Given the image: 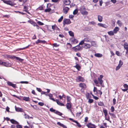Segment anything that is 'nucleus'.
<instances>
[{"label": "nucleus", "instance_id": "nucleus-1", "mask_svg": "<svg viewBox=\"0 0 128 128\" xmlns=\"http://www.w3.org/2000/svg\"><path fill=\"white\" fill-rule=\"evenodd\" d=\"M86 9L84 6H82L80 9V11L81 13L83 15H87L88 12L85 10Z\"/></svg>", "mask_w": 128, "mask_h": 128}, {"label": "nucleus", "instance_id": "nucleus-2", "mask_svg": "<svg viewBox=\"0 0 128 128\" xmlns=\"http://www.w3.org/2000/svg\"><path fill=\"white\" fill-rule=\"evenodd\" d=\"M71 23V22L69 19L64 18L63 22V26H65L66 24H69Z\"/></svg>", "mask_w": 128, "mask_h": 128}, {"label": "nucleus", "instance_id": "nucleus-3", "mask_svg": "<svg viewBox=\"0 0 128 128\" xmlns=\"http://www.w3.org/2000/svg\"><path fill=\"white\" fill-rule=\"evenodd\" d=\"M76 80L77 82H83L85 80L83 77L80 76H78Z\"/></svg>", "mask_w": 128, "mask_h": 128}, {"label": "nucleus", "instance_id": "nucleus-4", "mask_svg": "<svg viewBox=\"0 0 128 128\" xmlns=\"http://www.w3.org/2000/svg\"><path fill=\"white\" fill-rule=\"evenodd\" d=\"M88 128H96V126L95 124H92L91 122L87 124L86 125Z\"/></svg>", "mask_w": 128, "mask_h": 128}, {"label": "nucleus", "instance_id": "nucleus-5", "mask_svg": "<svg viewBox=\"0 0 128 128\" xmlns=\"http://www.w3.org/2000/svg\"><path fill=\"white\" fill-rule=\"evenodd\" d=\"M123 64V62L121 60H120L119 61V63L118 65L116 66V70H118L122 66Z\"/></svg>", "mask_w": 128, "mask_h": 128}, {"label": "nucleus", "instance_id": "nucleus-6", "mask_svg": "<svg viewBox=\"0 0 128 128\" xmlns=\"http://www.w3.org/2000/svg\"><path fill=\"white\" fill-rule=\"evenodd\" d=\"M27 122L29 126H24V128H34V127L32 123L29 122L28 121H27Z\"/></svg>", "mask_w": 128, "mask_h": 128}, {"label": "nucleus", "instance_id": "nucleus-7", "mask_svg": "<svg viewBox=\"0 0 128 128\" xmlns=\"http://www.w3.org/2000/svg\"><path fill=\"white\" fill-rule=\"evenodd\" d=\"M81 48L82 47L78 44V45L75 47H73L72 48V49L74 50V51L76 52L78 50H80Z\"/></svg>", "mask_w": 128, "mask_h": 128}, {"label": "nucleus", "instance_id": "nucleus-8", "mask_svg": "<svg viewBox=\"0 0 128 128\" xmlns=\"http://www.w3.org/2000/svg\"><path fill=\"white\" fill-rule=\"evenodd\" d=\"M28 22L32 25L34 26H36L38 28L39 27L38 26L36 23L33 20H29L28 21Z\"/></svg>", "mask_w": 128, "mask_h": 128}, {"label": "nucleus", "instance_id": "nucleus-9", "mask_svg": "<svg viewBox=\"0 0 128 128\" xmlns=\"http://www.w3.org/2000/svg\"><path fill=\"white\" fill-rule=\"evenodd\" d=\"M69 119L70 120L72 121V122L76 123V126L79 128H80L82 126L77 121L74 120L73 119L70 118Z\"/></svg>", "mask_w": 128, "mask_h": 128}, {"label": "nucleus", "instance_id": "nucleus-10", "mask_svg": "<svg viewBox=\"0 0 128 128\" xmlns=\"http://www.w3.org/2000/svg\"><path fill=\"white\" fill-rule=\"evenodd\" d=\"M70 41L72 44H75L77 43L78 41L75 38H72L70 39Z\"/></svg>", "mask_w": 128, "mask_h": 128}, {"label": "nucleus", "instance_id": "nucleus-11", "mask_svg": "<svg viewBox=\"0 0 128 128\" xmlns=\"http://www.w3.org/2000/svg\"><path fill=\"white\" fill-rule=\"evenodd\" d=\"M0 65H2L4 66H8L10 65L7 62H3L2 60H0Z\"/></svg>", "mask_w": 128, "mask_h": 128}, {"label": "nucleus", "instance_id": "nucleus-12", "mask_svg": "<svg viewBox=\"0 0 128 128\" xmlns=\"http://www.w3.org/2000/svg\"><path fill=\"white\" fill-rule=\"evenodd\" d=\"M70 10V8L67 7H64L63 8V9L64 13L66 14Z\"/></svg>", "mask_w": 128, "mask_h": 128}, {"label": "nucleus", "instance_id": "nucleus-13", "mask_svg": "<svg viewBox=\"0 0 128 128\" xmlns=\"http://www.w3.org/2000/svg\"><path fill=\"white\" fill-rule=\"evenodd\" d=\"M9 86H11L14 88L16 87V84H12L11 82L8 81L7 82Z\"/></svg>", "mask_w": 128, "mask_h": 128}, {"label": "nucleus", "instance_id": "nucleus-14", "mask_svg": "<svg viewBox=\"0 0 128 128\" xmlns=\"http://www.w3.org/2000/svg\"><path fill=\"white\" fill-rule=\"evenodd\" d=\"M5 4L12 6H14L15 5L14 2L10 0H6V2H5Z\"/></svg>", "mask_w": 128, "mask_h": 128}, {"label": "nucleus", "instance_id": "nucleus-15", "mask_svg": "<svg viewBox=\"0 0 128 128\" xmlns=\"http://www.w3.org/2000/svg\"><path fill=\"white\" fill-rule=\"evenodd\" d=\"M91 46V45L85 43L83 45V47L86 49H88L90 48Z\"/></svg>", "mask_w": 128, "mask_h": 128}, {"label": "nucleus", "instance_id": "nucleus-16", "mask_svg": "<svg viewBox=\"0 0 128 128\" xmlns=\"http://www.w3.org/2000/svg\"><path fill=\"white\" fill-rule=\"evenodd\" d=\"M84 42H90L91 39L89 36H86L84 39Z\"/></svg>", "mask_w": 128, "mask_h": 128}, {"label": "nucleus", "instance_id": "nucleus-17", "mask_svg": "<svg viewBox=\"0 0 128 128\" xmlns=\"http://www.w3.org/2000/svg\"><path fill=\"white\" fill-rule=\"evenodd\" d=\"M103 77V76L101 75L100 76V78H98V81L99 82L100 84H102L103 82V81L102 79Z\"/></svg>", "mask_w": 128, "mask_h": 128}, {"label": "nucleus", "instance_id": "nucleus-18", "mask_svg": "<svg viewBox=\"0 0 128 128\" xmlns=\"http://www.w3.org/2000/svg\"><path fill=\"white\" fill-rule=\"evenodd\" d=\"M79 86L83 88H86V84L84 83H80L79 84Z\"/></svg>", "mask_w": 128, "mask_h": 128}, {"label": "nucleus", "instance_id": "nucleus-19", "mask_svg": "<svg viewBox=\"0 0 128 128\" xmlns=\"http://www.w3.org/2000/svg\"><path fill=\"white\" fill-rule=\"evenodd\" d=\"M63 2L64 4L66 5H69L71 3V1L70 0H64Z\"/></svg>", "mask_w": 128, "mask_h": 128}, {"label": "nucleus", "instance_id": "nucleus-20", "mask_svg": "<svg viewBox=\"0 0 128 128\" xmlns=\"http://www.w3.org/2000/svg\"><path fill=\"white\" fill-rule=\"evenodd\" d=\"M66 108L68 109H70L71 108L72 105L71 102H67L66 104Z\"/></svg>", "mask_w": 128, "mask_h": 128}, {"label": "nucleus", "instance_id": "nucleus-21", "mask_svg": "<svg viewBox=\"0 0 128 128\" xmlns=\"http://www.w3.org/2000/svg\"><path fill=\"white\" fill-rule=\"evenodd\" d=\"M56 102L57 104L60 106H64V104L60 102L58 100L56 99Z\"/></svg>", "mask_w": 128, "mask_h": 128}, {"label": "nucleus", "instance_id": "nucleus-22", "mask_svg": "<svg viewBox=\"0 0 128 128\" xmlns=\"http://www.w3.org/2000/svg\"><path fill=\"white\" fill-rule=\"evenodd\" d=\"M15 108L16 111L18 112H22V109L21 108L15 106Z\"/></svg>", "mask_w": 128, "mask_h": 128}, {"label": "nucleus", "instance_id": "nucleus-23", "mask_svg": "<svg viewBox=\"0 0 128 128\" xmlns=\"http://www.w3.org/2000/svg\"><path fill=\"white\" fill-rule=\"evenodd\" d=\"M81 111L79 112H78L76 113V117H79L80 115L82 114V108H80Z\"/></svg>", "mask_w": 128, "mask_h": 128}, {"label": "nucleus", "instance_id": "nucleus-24", "mask_svg": "<svg viewBox=\"0 0 128 128\" xmlns=\"http://www.w3.org/2000/svg\"><path fill=\"white\" fill-rule=\"evenodd\" d=\"M74 67L76 68L78 71L80 70L81 68L80 66L78 64H77L75 66H74Z\"/></svg>", "mask_w": 128, "mask_h": 128}, {"label": "nucleus", "instance_id": "nucleus-25", "mask_svg": "<svg viewBox=\"0 0 128 128\" xmlns=\"http://www.w3.org/2000/svg\"><path fill=\"white\" fill-rule=\"evenodd\" d=\"M98 20L100 22H102V21L103 18L100 15H98Z\"/></svg>", "mask_w": 128, "mask_h": 128}, {"label": "nucleus", "instance_id": "nucleus-26", "mask_svg": "<svg viewBox=\"0 0 128 128\" xmlns=\"http://www.w3.org/2000/svg\"><path fill=\"white\" fill-rule=\"evenodd\" d=\"M119 28L118 27H116L113 30V32L114 34H116L117 32L119 30Z\"/></svg>", "mask_w": 128, "mask_h": 128}, {"label": "nucleus", "instance_id": "nucleus-27", "mask_svg": "<svg viewBox=\"0 0 128 128\" xmlns=\"http://www.w3.org/2000/svg\"><path fill=\"white\" fill-rule=\"evenodd\" d=\"M10 121L11 123L12 124H18V122H17L14 119H11L10 120Z\"/></svg>", "mask_w": 128, "mask_h": 128}, {"label": "nucleus", "instance_id": "nucleus-28", "mask_svg": "<svg viewBox=\"0 0 128 128\" xmlns=\"http://www.w3.org/2000/svg\"><path fill=\"white\" fill-rule=\"evenodd\" d=\"M57 124L61 126L64 128H67L66 126L63 124H61L60 122H59L57 123Z\"/></svg>", "mask_w": 128, "mask_h": 128}, {"label": "nucleus", "instance_id": "nucleus-29", "mask_svg": "<svg viewBox=\"0 0 128 128\" xmlns=\"http://www.w3.org/2000/svg\"><path fill=\"white\" fill-rule=\"evenodd\" d=\"M48 95L50 97L49 98L54 102H55V100L54 98H52V94H50L48 95Z\"/></svg>", "mask_w": 128, "mask_h": 128}, {"label": "nucleus", "instance_id": "nucleus-30", "mask_svg": "<svg viewBox=\"0 0 128 128\" xmlns=\"http://www.w3.org/2000/svg\"><path fill=\"white\" fill-rule=\"evenodd\" d=\"M94 55L95 56L98 58L101 57L102 56V54L99 53L95 54Z\"/></svg>", "mask_w": 128, "mask_h": 128}, {"label": "nucleus", "instance_id": "nucleus-31", "mask_svg": "<svg viewBox=\"0 0 128 128\" xmlns=\"http://www.w3.org/2000/svg\"><path fill=\"white\" fill-rule=\"evenodd\" d=\"M124 48L126 50L128 49V44L126 42H125L124 45Z\"/></svg>", "mask_w": 128, "mask_h": 128}, {"label": "nucleus", "instance_id": "nucleus-32", "mask_svg": "<svg viewBox=\"0 0 128 128\" xmlns=\"http://www.w3.org/2000/svg\"><path fill=\"white\" fill-rule=\"evenodd\" d=\"M23 100L26 101H28L30 100V98L29 97H23Z\"/></svg>", "mask_w": 128, "mask_h": 128}, {"label": "nucleus", "instance_id": "nucleus-33", "mask_svg": "<svg viewBox=\"0 0 128 128\" xmlns=\"http://www.w3.org/2000/svg\"><path fill=\"white\" fill-rule=\"evenodd\" d=\"M108 34L110 36L114 35V34L113 31H111L108 32Z\"/></svg>", "mask_w": 128, "mask_h": 128}, {"label": "nucleus", "instance_id": "nucleus-34", "mask_svg": "<svg viewBox=\"0 0 128 128\" xmlns=\"http://www.w3.org/2000/svg\"><path fill=\"white\" fill-rule=\"evenodd\" d=\"M103 112L104 113V115L105 116H106L108 115V112L106 109H104L103 110Z\"/></svg>", "mask_w": 128, "mask_h": 128}, {"label": "nucleus", "instance_id": "nucleus-35", "mask_svg": "<svg viewBox=\"0 0 128 128\" xmlns=\"http://www.w3.org/2000/svg\"><path fill=\"white\" fill-rule=\"evenodd\" d=\"M67 101L68 102H70V101L71 100V97L69 96H66Z\"/></svg>", "mask_w": 128, "mask_h": 128}, {"label": "nucleus", "instance_id": "nucleus-36", "mask_svg": "<svg viewBox=\"0 0 128 128\" xmlns=\"http://www.w3.org/2000/svg\"><path fill=\"white\" fill-rule=\"evenodd\" d=\"M68 33L69 35L72 37L74 36V33L72 31H69Z\"/></svg>", "mask_w": 128, "mask_h": 128}, {"label": "nucleus", "instance_id": "nucleus-37", "mask_svg": "<svg viewBox=\"0 0 128 128\" xmlns=\"http://www.w3.org/2000/svg\"><path fill=\"white\" fill-rule=\"evenodd\" d=\"M28 6H24V9L25 10H24V11L28 12Z\"/></svg>", "mask_w": 128, "mask_h": 128}, {"label": "nucleus", "instance_id": "nucleus-38", "mask_svg": "<svg viewBox=\"0 0 128 128\" xmlns=\"http://www.w3.org/2000/svg\"><path fill=\"white\" fill-rule=\"evenodd\" d=\"M56 114H58L60 116H61L62 115V114L60 112L56 110V111L55 112V113Z\"/></svg>", "mask_w": 128, "mask_h": 128}, {"label": "nucleus", "instance_id": "nucleus-39", "mask_svg": "<svg viewBox=\"0 0 128 128\" xmlns=\"http://www.w3.org/2000/svg\"><path fill=\"white\" fill-rule=\"evenodd\" d=\"M14 58H15L16 60H18L21 62H22L23 60L21 59V58H18V57L14 56Z\"/></svg>", "mask_w": 128, "mask_h": 128}, {"label": "nucleus", "instance_id": "nucleus-40", "mask_svg": "<svg viewBox=\"0 0 128 128\" xmlns=\"http://www.w3.org/2000/svg\"><path fill=\"white\" fill-rule=\"evenodd\" d=\"M52 10L51 8H48L44 10V12H50Z\"/></svg>", "mask_w": 128, "mask_h": 128}, {"label": "nucleus", "instance_id": "nucleus-41", "mask_svg": "<svg viewBox=\"0 0 128 128\" xmlns=\"http://www.w3.org/2000/svg\"><path fill=\"white\" fill-rule=\"evenodd\" d=\"M86 98L88 99L91 98V96L90 95V94L89 93H87L86 95Z\"/></svg>", "mask_w": 128, "mask_h": 128}, {"label": "nucleus", "instance_id": "nucleus-42", "mask_svg": "<svg viewBox=\"0 0 128 128\" xmlns=\"http://www.w3.org/2000/svg\"><path fill=\"white\" fill-rule=\"evenodd\" d=\"M117 23L118 26H121L122 25V22L120 20H118L117 22Z\"/></svg>", "mask_w": 128, "mask_h": 128}, {"label": "nucleus", "instance_id": "nucleus-43", "mask_svg": "<svg viewBox=\"0 0 128 128\" xmlns=\"http://www.w3.org/2000/svg\"><path fill=\"white\" fill-rule=\"evenodd\" d=\"M105 119L106 120H107L108 121H109L110 122H111V121L110 120V118L109 116H105Z\"/></svg>", "mask_w": 128, "mask_h": 128}, {"label": "nucleus", "instance_id": "nucleus-44", "mask_svg": "<svg viewBox=\"0 0 128 128\" xmlns=\"http://www.w3.org/2000/svg\"><path fill=\"white\" fill-rule=\"evenodd\" d=\"M52 28L54 30L56 28L58 29V27L55 25L52 26Z\"/></svg>", "mask_w": 128, "mask_h": 128}, {"label": "nucleus", "instance_id": "nucleus-45", "mask_svg": "<svg viewBox=\"0 0 128 128\" xmlns=\"http://www.w3.org/2000/svg\"><path fill=\"white\" fill-rule=\"evenodd\" d=\"M90 42H91V46L92 45L94 46H95L96 45V44L94 42L91 41Z\"/></svg>", "mask_w": 128, "mask_h": 128}, {"label": "nucleus", "instance_id": "nucleus-46", "mask_svg": "<svg viewBox=\"0 0 128 128\" xmlns=\"http://www.w3.org/2000/svg\"><path fill=\"white\" fill-rule=\"evenodd\" d=\"M50 111L51 112L54 113L55 112L56 110H55L53 108H51L50 109Z\"/></svg>", "mask_w": 128, "mask_h": 128}, {"label": "nucleus", "instance_id": "nucleus-47", "mask_svg": "<svg viewBox=\"0 0 128 128\" xmlns=\"http://www.w3.org/2000/svg\"><path fill=\"white\" fill-rule=\"evenodd\" d=\"M78 12V10L77 9H75L73 12V14L74 15L76 14Z\"/></svg>", "mask_w": 128, "mask_h": 128}, {"label": "nucleus", "instance_id": "nucleus-48", "mask_svg": "<svg viewBox=\"0 0 128 128\" xmlns=\"http://www.w3.org/2000/svg\"><path fill=\"white\" fill-rule=\"evenodd\" d=\"M84 40H82L79 43L78 45L80 46V45H82L83 44V45L85 43H84Z\"/></svg>", "mask_w": 128, "mask_h": 128}, {"label": "nucleus", "instance_id": "nucleus-49", "mask_svg": "<svg viewBox=\"0 0 128 128\" xmlns=\"http://www.w3.org/2000/svg\"><path fill=\"white\" fill-rule=\"evenodd\" d=\"M38 9L40 10H44V7L43 6H41L38 7Z\"/></svg>", "mask_w": 128, "mask_h": 128}, {"label": "nucleus", "instance_id": "nucleus-50", "mask_svg": "<svg viewBox=\"0 0 128 128\" xmlns=\"http://www.w3.org/2000/svg\"><path fill=\"white\" fill-rule=\"evenodd\" d=\"M63 19V16H62L60 18H59L58 20V22H61L62 20Z\"/></svg>", "mask_w": 128, "mask_h": 128}, {"label": "nucleus", "instance_id": "nucleus-51", "mask_svg": "<svg viewBox=\"0 0 128 128\" xmlns=\"http://www.w3.org/2000/svg\"><path fill=\"white\" fill-rule=\"evenodd\" d=\"M98 104L99 106H103L104 104L103 102H100L98 103Z\"/></svg>", "mask_w": 128, "mask_h": 128}, {"label": "nucleus", "instance_id": "nucleus-52", "mask_svg": "<svg viewBox=\"0 0 128 128\" xmlns=\"http://www.w3.org/2000/svg\"><path fill=\"white\" fill-rule=\"evenodd\" d=\"M114 110L115 109L114 107L113 106H112L110 108V110L111 112H114Z\"/></svg>", "mask_w": 128, "mask_h": 128}, {"label": "nucleus", "instance_id": "nucleus-53", "mask_svg": "<svg viewBox=\"0 0 128 128\" xmlns=\"http://www.w3.org/2000/svg\"><path fill=\"white\" fill-rule=\"evenodd\" d=\"M37 23L40 25L42 26L44 24L43 23L40 21H38L37 22Z\"/></svg>", "mask_w": 128, "mask_h": 128}, {"label": "nucleus", "instance_id": "nucleus-54", "mask_svg": "<svg viewBox=\"0 0 128 128\" xmlns=\"http://www.w3.org/2000/svg\"><path fill=\"white\" fill-rule=\"evenodd\" d=\"M52 45L53 46L55 47H58L59 46V44H57V43H54V44H53Z\"/></svg>", "mask_w": 128, "mask_h": 128}, {"label": "nucleus", "instance_id": "nucleus-55", "mask_svg": "<svg viewBox=\"0 0 128 128\" xmlns=\"http://www.w3.org/2000/svg\"><path fill=\"white\" fill-rule=\"evenodd\" d=\"M30 46L29 45L28 46H27L25 47H24V48H19V49H18V50H22L24 49L25 48H28V47L29 46Z\"/></svg>", "mask_w": 128, "mask_h": 128}, {"label": "nucleus", "instance_id": "nucleus-56", "mask_svg": "<svg viewBox=\"0 0 128 128\" xmlns=\"http://www.w3.org/2000/svg\"><path fill=\"white\" fill-rule=\"evenodd\" d=\"M116 100L114 98L113 100V104L114 105H115L116 104Z\"/></svg>", "mask_w": 128, "mask_h": 128}, {"label": "nucleus", "instance_id": "nucleus-57", "mask_svg": "<svg viewBox=\"0 0 128 128\" xmlns=\"http://www.w3.org/2000/svg\"><path fill=\"white\" fill-rule=\"evenodd\" d=\"M24 116H25V118H30V116L28 115H27L26 114H25Z\"/></svg>", "mask_w": 128, "mask_h": 128}, {"label": "nucleus", "instance_id": "nucleus-58", "mask_svg": "<svg viewBox=\"0 0 128 128\" xmlns=\"http://www.w3.org/2000/svg\"><path fill=\"white\" fill-rule=\"evenodd\" d=\"M74 17V16L73 15L71 14L69 16V17L70 18L72 19V20H73V18Z\"/></svg>", "mask_w": 128, "mask_h": 128}, {"label": "nucleus", "instance_id": "nucleus-59", "mask_svg": "<svg viewBox=\"0 0 128 128\" xmlns=\"http://www.w3.org/2000/svg\"><path fill=\"white\" fill-rule=\"evenodd\" d=\"M116 54L118 56H120V53L118 51H116Z\"/></svg>", "mask_w": 128, "mask_h": 128}, {"label": "nucleus", "instance_id": "nucleus-60", "mask_svg": "<svg viewBox=\"0 0 128 128\" xmlns=\"http://www.w3.org/2000/svg\"><path fill=\"white\" fill-rule=\"evenodd\" d=\"M88 101L90 103H91L93 102L94 100L92 99H89Z\"/></svg>", "mask_w": 128, "mask_h": 128}, {"label": "nucleus", "instance_id": "nucleus-61", "mask_svg": "<svg viewBox=\"0 0 128 128\" xmlns=\"http://www.w3.org/2000/svg\"><path fill=\"white\" fill-rule=\"evenodd\" d=\"M124 87L126 88H128V85L126 84H124Z\"/></svg>", "mask_w": 128, "mask_h": 128}, {"label": "nucleus", "instance_id": "nucleus-62", "mask_svg": "<svg viewBox=\"0 0 128 128\" xmlns=\"http://www.w3.org/2000/svg\"><path fill=\"white\" fill-rule=\"evenodd\" d=\"M93 91L94 92H96V93L97 92V88H96V87H94V88Z\"/></svg>", "mask_w": 128, "mask_h": 128}, {"label": "nucleus", "instance_id": "nucleus-63", "mask_svg": "<svg viewBox=\"0 0 128 128\" xmlns=\"http://www.w3.org/2000/svg\"><path fill=\"white\" fill-rule=\"evenodd\" d=\"M17 128H22V126L20 124H18L16 126Z\"/></svg>", "mask_w": 128, "mask_h": 128}, {"label": "nucleus", "instance_id": "nucleus-64", "mask_svg": "<svg viewBox=\"0 0 128 128\" xmlns=\"http://www.w3.org/2000/svg\"><path fill=\"white\" fill-rule=\"evenodd\" d=\"M94 81L96 85L98 84V82L97 80H94Z\"/></svg>", "mask_w": 128, "mask_h": 128}]
</instances>
